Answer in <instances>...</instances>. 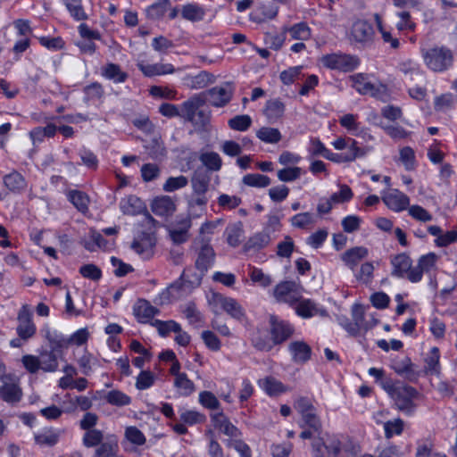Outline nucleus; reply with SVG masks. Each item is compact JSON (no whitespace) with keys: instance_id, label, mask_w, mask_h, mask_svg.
<instances>
[{"instance_id":"obj_4","label":"nucleus","mask_w":457,"mask_h":457,"mask_svg":"<svg viewBox=\"0 0 457 457\" xmlns=\"http://www.w3.org/2000/svg\"><path fill=\"white\" fill-rule=\"evenodd\" d=\"M320 62L324 67L342 72L353 71L360 64V60L357 56L343 53L323 55Z\"/></svg>"},{"instance_id":"obj_52","label":"nucleus","mask_w":457,"mask_h":457,"mask_svg":"<svg viewBox=\"0 0 457 457\" xmlns=\"http://www.w3.org/2000/svg\"><path fill=\"white\" fill-rule=\"evenodd\" d=\"M179 419L186 425L193 426L195 424L203 423L205 420V416L195 410H187L184 408L179 409Z\"/></svg>"},{"instance_id":"obj_58","label":"nucleus","mask_w":457,"mask_h":457,"mask_svg":"<svg viewBox=\"0 0 457 457\" xmlns=\"http://www.w3.org/2000/svg\"><path fill=\"white\" fill-rule=\"evenodd\" d=\"M291 225L297 228H307L315 222L314 215L311 212H301L294 215L289 220Z\"/></svg>"},{"instance_id":"obj_31","label":"nucleus","mask_w":457,"mask_h":457,"mask_svg":"<svg viewBox=\"0 0 457 457\" xmlns=\"http://www.w3.org/2000/svg\"><path fill=\"white\" fill-rule=\"evenodd\" d=\"M374 21L376 22V27L378 31L380 33L382 40L385 44H389L390 48L393 50H397L401 46L400 40L394 37L391 31V29H387L382 21V17L378 13H374L373 15Z\"/></svg>"},{"instance_id":"obj_10","label":"nucleus","mask_w":457,"mask_h":457,"mask_svg":"<svg viewBox=\"0 0 457 457\" xmlns=\"http://www.w3.org/2000/svg\"><path fill=\"white\" fill-rule=\"evenodd\" d=\"M156 239L152 234L143 233L138 236L131 244V249L143 260H148L154 253Z\"/></svg>"},{"instance_id":"obj_24","label":"nucleus","mask_w":457,"mask_h":457,"mask_svg":"<svg viewBox=\"0 0 457 457\" xmlns=\"http://www.w3.org/2000/svg\"><path fill=\"white\" fill-rule=\"evenodd\" d=\"M120 209L125 215L136 216L146 211L145 203L136 195H129L120 202Z\"/></svg>"},{"instance_id":"obj_21","label":"nucleus","mask_w":457,"mask_h":457,"mask_svg":"<svg viewBox=\"0 0 457 457\" xmlns=\"http://www.w3.org/2000/svg\"><path fill=\"white\" fill-rule=\"evenodd\" d=\"M190 228V218H183L169 228V236L174 244H183L188 240Z\"/></svg>"},{"instance_id":"obj_7","label":"nucleus","mask_w":457,"mask_h":457,"mask_svg":"<svg viewBox=\"0 0 457 457\" xmlns=\"http://www.w3.org/2000/svg\"><path fill=\"white\" fill-rule=\"evenodd\" d=\"M212 302L216 306H219L222 311L228 313L232 319L238 321H243L245 320V309L237 300L225 296L221 294H214L212 295Z\"/></svg>"},{"instance_id":"obj_44","label":"nucleus","mask_w":457,"mask_h":457,"mask_svg":"<svg viewBox=\"0 0 457 457\" xmlns=\"http://www.w3.org/2000/svg\"><path fill=\"white\" fill-rule=\"evenodd\" d=\"M173 386L180 396H189L195 391L194 382L189 379L186 373L174 378Z\"/></svg>"},{"instance_id":"obj_18","label":"nucleus","mask_w":457,"mask_h":457,"mask_svg":"<svg viewBox=\"0 0 457 457\" xmlns=\"http://www.w3.org/2000/svg\"><path fill=\"white\" fill-rule=\"evenodd\" d=\"M204 103L205 99L201 96H195L189 98L181 104L180 117L188 122L197 125L196 112Z\"/></svg>"},{"instance_id":"obj_19","label":"nucleus","mask_w":457,"mask_h":457,"mask_svg":"<svg viewBox=\"0 0 457 457\" xmlns=\"http://www.w3.org/2000/svg\"><path fill=\"white\" fill-rule=\"evenodd\" d=\"M41 332L49 343L50 351L62 354V350L68 348L69 340L62 334L51 329L48 326H45Z\"/></svg>"},{"instance_id":"obj_29","label":"nucleus","mask_w":457,"mask_h":457,"mask_svg":"<svg viewBox=\"0 0 457 457\" xmlns=\"http://www.w3.org/2000/svg\"><path fill=\"white\" fill-rule=\"evenodd\" d=\"M119 443L114 435H107L105 441L96 449L94 457H118Z\"/></svg>"},{"instance_id":"obj_14","label":"nucleus","mask_w":457,"mask_h":457,"mask_svg":"<svg viewBox=\"0 0 457 457\" xmlns=\"http://www.w3.org/2000/svg\"><path fill=\"white\" fill-rule=\"evenodd\" d=\"M274 296L279 302L296 303L299 298L297 285L294 281H283L274 288Z\"/></svg>"},{"instance_id":"obj_50","label":"nucleus","mask_w":457,"mask_h":457,"mask_svg":"<svg viewBox=\"0 0 457 457\" xmlns=\"http://www.w3.org/2000/svg\"><path fill=\"white\" fill-rule=\"evenodd\" d=\"M415 365L411 362L409 357H404L400 360H395L392 363V369L400 376L410 378L415 374Z\"/></svg>"},{"instance_id":"obj_9","label":"nucleus","mask_w":457,"mask_h":457,"mask_svg":"<svg viewBox=\"0 0 457 457\" xmlns=\"http://www.w3.org/2000/svg\"><path fill=\"white\" fill-rule=\"evenodd\" d=\"M438 255L435 253H428L421 255L418 261V265L413 267L409 274V280L412 283L420 282L422 279L423 273L430 272L436 268Z\"/></svg>"},{"instance_id":"obj_15","label":"nucleus","mask_w":457,"mask_h":457,"mask_svg":"<svg viewBox=\"0 0 457 457\" xmlns=\"http://www.w3.org/2000/svg\"><path fill=\"white\" fill-rule=\"evenodd\" d=\"M215 253L209 242L202 241L195 260V268L201 272V276L208 270L214 262Z\"/></svg>"},{"instance_id":"obj_27","label":"nucleus","mask_w":457,"mask_h":457,"mask_svg":"<svg viewBox=\"0 0 457 457\" xmlns=\"http://www.w3.org/2000/svg\"><path fill=\"white\" fill-rule=\"evenodd\" d=\"M391 263L393 265L392 275L398 278L406 277L409 279L410 271L412 270L411 259L405 253H400L395 256Z\"/></svg>"},{"instance_id":"obj_28","label":"nucleus","mask_w":457,"mask_h":457,"mask_svg":"<svg viewBox=\"0 0 457 457\" xmlns=\"http://www.w3.org/2000/svg\"><path fill=\"white\" fill-rule=\"evenodd\" d=\"M351 80L353 87L361 95L376 96L379 91L378 87L371 83L367 76L361 73L352 76Z\"/></svg>"},{"instance_id":"obj_37","label":"nucleus","mask_w":457,"mask_h":457,"mask_svg":"<svg viewBox=\"0 0 457 457\" xmlns=\"http://www.w3.org/2000/svg\"><path fill=\"white\" fill-rule=\"evenodd\" d=\"M187 282L193 284L194 282L188 279L187 270H185L181 274L179 280L171 284L170 287L163 290L159 295L154 300L156 304H164L170 302L171 291L180 289Z\"/></svg>"},{"instance_id":"obj_64","label":"nucleus","mask_w":457,"mask_h":457,"mask_svg":"<svg viewBox=\"0 0 457 457\" xmlns=\"http://www.w3.org/2000/svg\"><path fill=\"white\" fill-rule=\"evenodd\" d=\"M125 437L129 442L137 446H141L146 442L143 432L135 426L126 428Z\"/></svg>"},{"instance_id":"obj_55","label":"nucleus","mask_w":457,"mask_h":457,"mask_svg":"<svg viewBox=\"0 0 457 457\" xmlns=\"http://www.w3.org/2000/svg\"><path fill=\"white\" fill-rule=\"evenodd\" d=\"M326 451L328 457H338L342 450V441L339 435H326Z\"/></svg>"},{"instance_id":"obj_30","label":"nucleus","mask_w":457,"mask_h":457,"mask_svg":"<svg viewBox=\"0 0 457 457\" xmlns=\"http://www.w3.org/2000/svg\"><path fill=\"white\" fill-rule=\"evenodd\" d=\"M270 235L268 228L262 231L255 233L245 244V251H257L266 247L270 243Z\"/></svg>"},{"instance_id":"obj_33","label":"nucleus","mask_w":457,"mask_h":457,"mask_svg":"<svg viewBox=\"0 0 457 457\" xmlns=\"http://www.w3.org/2000/svg\"><path fill=\"white\" fill-rule=\"evenodd\" d=\"M295 312L300 317L304 319L311 318L317 314L321 316L328 315L325 309L318 308L317 304L309 299L301 300L295 307Z\"/></svg>"},{"instance_id":"obj_34","label":"nucleus","mask_w":457,"mask_h":457,"mask_svg":"<svg viewBox=\"0 0 457 457\" xmlns=\"http://www.w3.org/2000/svg\"><path fill=\"white\" fill-rule=\"evenodd\" d=\"M151 210L157 216H168L174 212L175 204L170 196L156 197L152 202Z\"/></svg>"},{"instance_id":"obj_47","label":"nucleus","mask_w":457,"mask_h":457,"mask_svg":"<svg viewBox=\"0 0 457 457\" xmlns=\"http://www.w3.org/2000/svg\"><path fill=\"white\" fill-rule=\"evenodd\" d=\"M107 435L100 429H89L86 430L82 436V444L87 448H92L99 446L103 442L105 441Z\"/></svg>"},{"instance_id":"obj_53","label":"nucleus","mask_w":457,"mask_h":457,"mask_svg":"<svg viewBox=\"0 0 457 457\" xmlns=\"http://www.w3.org/2000/svg\"><path fill=\"white\" fill-rule=\"evenodd\" d=\"M59 440V433L52 428L35 434V441L39 445L53 446Z\"/></svg>"},{"instance_id":"obj_5","label":"nucleus","mask_w":457,"mask_h":457,"mask_svg":"<svg viewBox=\"0 0 457 457\" xmlns=\"http://www.w3.org/2000/svg\"><path fill=\"white\" fill-rule=\"evenodd\" d=\"M33 313L29 304H22L17 314V335L24 341L33 337L37 332V327L33 322Z\"/></svg>"},{"instance_id":"obj_38","label":"nucleus","mask_w":457,"mask_h":457,"mask_svg":"<svg viewBox=\"0 0 457 457\" xmlns=\"http://www.w3.org/2000/svg\"><path fill=\"white\" fill-rule=\"evenodd\" d=\"M145 150L149 158L162 162L166 158L167 150L162 141L153 138L145 145Z\"/></svg>"},{"instance_id":"obj_41","label":"nucleus","mask_w":457,"mask_h":457,"mask_svg":"<svg viewBox=\"0 0 457 457\" xmlns=\"http://www.w3.org/2000/svg\"><path fill=\"white\" fill-rule=\"evenodd\" d=\"M259 385L270 396H277L287 391V386L273 377H267L260 380Z\"/></svg>"},{"instance_id":"obj_20","label":"nucleus","mask_w":457,"mask_h":457,"mask_svg":"<svg viewBox=\"0 0 457 457\" xmlns=\"http://www.w3.org/2000/svg\"><path fill=\"white\" fill-rule=\"evenodd\" d=\"M160 311L153 306L149 301L139 299L134 304L133 313L137 320L140 323H148Z\"/></svg>"},{"instance_id":"obj_25","label":"nucleus","mask_w":457,"mask_h":457,"mask_svg":"<svg viewBox=\"0 0 457 457\" xmlns=\"http://www.w3.org/2000/svg\"><path fill=\"white\" fill-rule=\"evenodd\" d=\"M357 115L347 113L339 118V124L347 129L353 136L372 138L368 133V129L362 128L357 121Z\"/></svg>"},{"instance_id":"obj_35","label":"nucleus","mask_w":457,"mask_h":457,"mask_svg":"<svg viewBox=\"0 0 457 457\" xmlns=\"http://www.w3.org/2000/svg\"><path fill=\"white\" fill-rule=\"evenodd\" d=\"M284 32L288 33L293 40L306 41L312 37V29L306 22L301 21L292 26L284 27Z\"/></svg>"},{"instance_id":"obj_54","label":"nucleus","mask_w":457,"mask_h":457,"mask_svg":"<svg viewBox=\"0 0 457 457\" xmlns=\"http://www.w3.org/2000/svg\"><path fill=\"white\" fill-rule=\"evenodd\" d=\"M385 437L391 439L395 436L402 435L404 428V422L402 419L397 418L392 420H387L383 423Z\"/></svg>"},{"instance_id":"obj_46","label":"nucleus","mask_w":457,"mask_h":457,"mask_svg":"<svg viewBox=\"0 0 457 457\" xmlns=\"http://www.w3.org/2000/svg\"><path fill=\"white\" fill-rule=\"evenodd\" d=\"M225 233L227 235V243L232 247H237L241 244L244 237L243 224L237 222L229 225L227 227Z\"/></svg>"},{"instance_id":"obj_32","label":"nucleus","mask_w":457,"mask_h":457,"mask_svg":"<svg viewBox=\"0 0 457 457\" xmlns=\"http://www.w3.org/2000/svg\"><path fill=\"white\" fill-rule=\"evenodd\" d=\"M57 132V126L53 123H48L46 127H36L29 133V137L34 146L41 144L45 138H51L55 136Z\"/></svg>"},{"instance_id":"obj_26","label":"nucleus","mask_w":457,"mask_h":457,"mask_svg":"<svg viewBox=\"0 0 457 457\" xmlns=\"http://www.w3.org/2000/svg\"><path fill=\"white\" fill-rule=\"evenodd\" d=\"M288 351L292 361L295 363H303L310 360L312 349L304 341H293L288 345Z\"/></svg>"},{"instance_id":"obj_12","label":"nucleus","mask_w":457,"mask_h":457,"mask_svg":"<svg viewBox=\"0 0 457 457\" xmlns=\"http://www.w3.org/2000/svg\"><path fill=\"white\" fill-rule=\"evenodd\" d=\"M374 35V29L367 21L358 20L352 26L351 36L357 43H371L373 41Z\"/></svg>"},{"instance_id":"obj_63","label":"nucleus","mask_w":457,"mask_h":457,"mask_svg":"<svg viewBox=\"0 0 457 457\" xmlns=\"http://www.w3.org/2000/svg\"><path fill=\"white\" fill-rule=\"evenodd\" d=\"M107 403L116 406L129 405L131 399L129 395L119 390L109 391L105 396Z\"/></svg>"},{"instance_id":"obj_62","label":"nucleus","mask_w":457,"mask_h":457,"mask_svg":"<svg viewBox=\"0 0 457 457\" xmlns=\"http://www.w3.org/2000/svg\"><path fill=\"white\" fill-rule=\"evenodd\" d=\"M85 94L84 102L88 103L92 100L101 99L104 96V88L98 82L91 83L83 88Z\"/></svg>"},{"instance_id":"obj_51","label":"nucleus","mask_w":457,"mask_h":457,"mask_svg":"<svg viewBox=\"0 0 457 457\" xmlns=\"http://www.w3.org/2000/svg\"><path fill=\"white\" fill-rule=\"evenodd\" d=\"M69 201L81 212H86L88 210L89 198L82 191L71 190L68 193Z\"/></svg>"},{"instance_id":"obj_11","label":"nucleus","mask_w":457,"mask_h":457,"mask_svg":"<svg viewBox=\"0 0 457 457\" xmlns=\"http://www.w3.org/2000/svg\"><path fill=\"white\" fill-rule=\"evenodd\" d=\"M210 418L213 427L225 436L235 439L241 436L240 430L231 423L222 411L212 413Z\"/></svg>"},{"instance_id":"obj_22","label":"nucleus","mask_w":457,"mask_h":457,"mask_svg":"<svg viewBox=\"0 0 457 457\" xmlns=\"http://www.w3.org/2000/svg\"><path fill=\"white\" fill-rule=\"evenodd\" d=\"M369 254L364 246H354L341 254V260L352 271H355L357 265Z\"/></svg>"},{"instance_id":"obj_56","label":"nucleus","mask_w":457,"mask_h":457,"mask_svg":"<svg viewBox=\"0 0 457 457\" xmlns=\"http://www.w3.org/2000/svg\"><path fill=\"white\" fill-rule=\"evenodd\" d=\"M243 183L253 187H266L270 184V179L266 175L250 173L243 177Z\"/></svg>"},{"instance_id":"obj_42","label":"nucleus","mask_w":457,"mask_h":457,"mask_svg":"<svg viewBox=\"0 0 457 457\" xmlns=\"http://www.w3.org/2000/svg\"><path fill=\"white\" fill-rule=\"evenodd\" d=\"M170 0H157L145 9L146 17L153 21L160 20L170 8Z\"/></svg>"},{"instance_id":"obj_61","label":"nucleus","mask_w":457,"mask_h":457,"mask_svg":"<svg viewBox=\"0 0 457 457\" xmlns=\"http://www.w3.org/2000/svg\"><path fill=\"white\" fill-rule=\"evenodd\" d=\"M152 325L155 327L162 337H166L170 332H178L180 330V325L174 320L162 321L155 320L152 322Z\"/></svg>"},{"instance_id":"obj_17","label":"nucleus","mask_w":457,"mask_h":457,"mask_svg":"<svg viewBox=\"0 0 457 457\" xmlns=\"http://www.w3.org/2000/svg\"><path fill=\"white\" fill-rule=\"evenodd\" d=\"M207 101L215 107L226 105L232 97V90L228 86L214 87L206 92Z\"/></svg>"},{"instance_id":"obj_36","label":"nucleus","mask_w":457,"mask_h":457,"mask_svg":"<svg viewBox=\"0 0 457 457\" xmlns=\"http://www.w3.org/2000/svg\"><path fill=\"white\" fill-rule=\"evenodd\" d=\"M101 74L104 78L112 80L114 83H123L129 78L127 72L123 71L118 64L112 62H109L103 66L101 69Z\"/></svg>"},{"instance_id":"obj_39","label":"nucleus","mask_w":457,"mask_h":457,"mask_svg":"<svg viewBox=\"0 0 457 457\" xmlns=\"http://www.w3.org/2000/svg\"><path fill=\"white\" fill-rule=\"evenodd\" d=\"M440 352L439 348L434 346L430 349L429 353L425 358V373L428 375H436L438 376L440 374Z\"/></svg>"},{"instance_id":"obj_57","label":"nucleus","mask_w":457,"mask_h":457,"mask_svg":"<svg viewBox=\"0 0 457 457\" xmlns=\"http://www.w3.org/2000/svg\"><path fill=\"white\" fill-rule=\"evenodd\" d=\"M256 136L260 140L269 144H276L281 139V134L279 130L274 128H261L257 131Z\"/></svg>"},{"instance_id":"obj_49","label":"nucleus","mask_w":457,"mask_h":457,"mask_svg":"<svg viewBox=\"0 0 457 457\" xmlns=\"http://www.w3.org/2000/svg\"><path fill=\"white\" fill-rule=\"evenodd\" d=\"M80 371L85 376H89L93 372V368L96 364L97 360L87 349L83 350L80 356L76 359Z\"/></svg>"},{"instance_id":"obj_2","label":"nucleus","mask_w":457,"mask_h":457,"mask_svg":"<svg viewBox=\"0 0 457 457\" xmlns=\"http://www.w3.org/2000/svg\"><path fill=\"white\" fill-rule=\"evenodd\" d=\"M380 386L393 400L398 411L406 415L415 411L417 405L414 401L419 397V392L414 387L392 379L382 380Z\"/></svg>"},{"instance_id":"obj_45","label":"nucleus","mask_w":457,"mask_h":457,"mask_svg":"<svg viewBox=\"0 0 457 457\" xmlns=\"http://www.w3.org/2000/svg\"><path fill=\"white\" fill-rule=\"evenodd\" d=\"M64 5L74 21H84L88 19V15L82 4V0H65Z\"/></svg>"},{"instance_id":"obj_16","label":"nucleus","mask_w":457,"mask_h":457,"mask_svg":"<svg viewBox=\"0 0 457 457\" xmlns=\"http://www.w3.org/2000/svg\"><path fill=\"white\" fill-rule=\"evenodd\" d=\"M382 200L390 210L395 212L406 210L410 205L409 196L397 189L384 195Z\"/></svg>"},{"instance_id":"obj_23","label":"nucleus","mask_w":457,"mask_h":457,"mask_svg":"<svg viewBox=\"0 0 457 457\" xmlns=\"http://www.w3.org/2000/svg\"><path fill=\"white\" fill-rule=\"evenodd\" d=\"M138 70L145 77L162 76L174 72V66L170 63H147L145 61H139L137 63Z\"/></svg>"},{"instance_id":"obj_43","label":"nucleus","mask_w":457,"mask_h":457,"mask_svg":"<svg viewBox=\"0 0 457 457\" xmlns=\"http://www.w3.org/2000/svg\"><path fill=\"white\" fill-rule=\"evenodd\" d=\"M58 353L44 350L40 353L38 359L40 360V368L44 372H54L58 369Z\"/></svg>"},{"instance_id":"obj_60","label":"nucleus","mask_w":457,"mask_h":457,"mask_svg":"<svg viewBox=\"0 0 457 457\" xmlns=\"http://www.w3.org/2000/svg\"><path fill=\"white\" fill-rule=\"evenodd\" d=\"M228 127L237 131H246L252 125V119L247 114L237 115L228 121Z\"/></svg>"},{"instance_id":"obj_8","label":"nucleus","mask_w":457,"mask_h":457,"mask_svg":"<svg viewBox=\"0 0 457 457\" xmlns=\"http://www.w3.org/2000/svg\"><path fill=\"white\" fill-rule=\"evenodd\" d=\"M22 398V390L17 378L8 376L2 378L0 399L9 404H15Z\"/></svg>"},{"instance_id":"obj_59","label":"nucleus","mask_w":457,"mask_h":457,"mask_svg":"<svg viewBox=\"0 0 457 457\" xmlns=\"http://www.w3.org/2000/svg\"><path fill=\"white\" fill-rule=\"evenodd\" d=\"M285 111L284 104L278 99H271L266 103L265 114L269 119L281 117Z\"/></svg>"},{"instance_id":"obj_13","label":"nucleus","mask_w":457,"mask_h":457,"mask_svg":"<svg viewBox=\"0 0 457 457\" xmlns=\"http://www.w3.org/2000/svg\"><path fill=\"white\" fill-rule=\"evenodd\" d=\"M3 184L8 192L13 195L23 194L28 187L24 176L15 170L3 177Z\"/></svg>"},{"instance_id":"obj_40","label":"nucleus","mask_w":457,"mask_h":457,"mask_svg":"<svg viewBox=\"0 0 457 457\" xmlns=\"http://www.w3.org/2000/svg\"><path fill=\"white\" fill-rule=\"evenodd\" d=\"M205 13L206 12L203 6L194 3L185 4L181 9L182 18L192 22L203 21Z\"/></svg>"},{"instance_id":"obj_3","label":"nucleus","mask_w":457,"mask_h":457,"mask_svg":"<svg viewBox=\"0 0 457 457\" xmlns=\"http://www.w3.org/2000/svg\"><path fill=\"white\" fill-rule=\"evenodd\" d=\"M425 65L434 72H444L453 64V54L446 46H433L421 49Z\"/></svg>"},{"instance_id":"obj_1","label":"nucleus","mask_w":457,"mask_h":457,"mask_svg":"<svg viewBox=\"0 0 457 457\" xmlns=\"http://www.w3.org/2000/svg\"><path fill=\"white\" fill-rule=\"evenodd\" d=\"M294 408L301 419L298 426L303 429L299 437L303 440L312 439L322 433V421L313 401L306 396L298 397L294 403Z\"/></svg>"},{"instance_id":"obj_6","label":"nucleus","mask_w":457,"mask_h":457,"mask_svg":"<svg viewBox=\"0 0 457 457\" xmlns=\"http://www.w3.org/2000/svg\"><path fill=\"white\" fill-rule=\"evenodd\" d=\"M271 340L275 345H280L288 340L295 333L294 326L287 320L275 315L270 317Z\"/></svg>"},{"instance_id":"obj_48","label":"nucleus","mask_w":457,"mask_h":457,"mask_svg":"<svg viewBox=\"0 0 457 457\" xmlns=\"http://www.w3.org/2000/svg\"><path fill=\"white\" fill-rule=\"evenodd\" d=\"M201 162L212 171H218L221 169L222 160L216 152H204L199 156Z\"/></svg>"}]
</instances>
